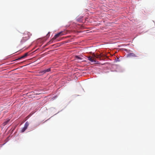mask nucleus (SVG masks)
I'll use <instances>...</instances> for the list:
<instances>
[{
    "mask_svg": "<svg viewBox=\"0 0 155 155\" xmlns=\"http://www.w3.org/2000/svg\"><path fill=\"white\" fill-rule=\"evenodd\" d=\"M75 58H76V59H80V60H81L82 59V58L79 57L78 56H75Z\"/></svg>",
    "mask_w": 155,
    "mask_h": 155,
    "instance_id": "obj_12",
    "label": "nucleus"
},
{
    "mask_svg": "<svg viewBox=\"0 0 155 155\" xmlns=\"http://www.w3.org/2000/svg\"><path fill=\"white\" fill-rule=\"evenodd\" d=\"M27 129V128L25 127H24L23 128H22L21 131V132L23 133Z\"/></svg>",
    "mask_w": 155,
    "mask_h": 155,
    "instance_id": "obj_10",
    "label": "nucleus"
},
{
    "mask_svg": "<svg viewBox=\"0 0 155 155\" xmlns=\"http://www.w3.org/2000/svg\"><path fill=\"white\" fill-rule=\"evenodd\" d=\"M29 125V123L28 121H27L25 124L24 126L25 127L27 128L28 127V126Z\"/></svg>",
    "mask_w": 155,
    "mask_h": 155,
    "instance_id": "obj_9",
    "label": "nucleus"
},
{
    "mask_svg": "<svg viewBox=\"0 0 155 155\" xmlns=\"http://www.w3.org/2000/svg\"><path fill=\"white\" fill-rule=\"evenodd\" d=\"M66 33V32H65L64 31H61L58 34H56L55 36L51 40H50L49 42V44L51 43L56 38L58 37L61 36L62 35H65Z\"/></svg>",
    "mask_w": 155,
    "mask_h": 155,
    "instance_id": "obj_1",
    "label": "nucleus"
},
{
    "mask_svg": "<svg viewBox=\"0 0 155 155\" xmlns=\"http://www.w3.org/2000/svg\"><path fill=\"white\" fill-rule=\"evenodd\" d=\"M127 56L129 57H137V56L135 54H134L133 53H130L128 54H127Z\"/></svg>",
    "mask_w": 155,
    "mask_h": 155,
    "instance_id": "obj_5",
    "label": "nucleus"
},
{
    "mask_svg": "<svg viewBox=\"0 0 155 155\" xmlns=\"http://www.w3.org/2000/svg\"><path fill=\"white\" fill-rule=\"evenodd\" d=\"M10 120L8 119L6 121L4 122L3 123V126H5V125H6L7 123Z\"/></svg>",
    "mask_w": 155,
    "mask_h": 155,
    "instance_id": "obj_11",
    "label": "nucleus"
},
{
    "mask_svg": "<svg viewBox=\"0 0 155 155\" xmlns=\"http://www.w3.org/2000/svg\"><path fill=\"white\" fill-rule=\"evenodd\" d=\"M28 40L26 39L25 38H24V37H23L22 38L20 41V44L22 45L25 42Z\"/></svg>",
    "mask_w": 155,
    "mask_h": 155,
    "instance_id": "obj_6",
    "label": "nucleus"
},
{
    "mask_svg": "<svg viewBox=\"0 0 155 155\" xmlns=\"http://www.w3.org/2000/svg\"><path fill=\"white\" fill-rule=\"evenodd\" d=\"M88 60L92 63H95L96 62V61L94 59H93L91 56H89L88 57Z\"/></svg>",
    "mask_w": 155,
    "mask_h": 155,
    "instance_id": "obj_4",
    "label": "nucleus"
},
{
    "mask_svg": "<svg viewBox=\"0 0 155 155\" xmlns=\"http://www.w3.org/2000/svg\"><path fill=\"white\" fill-rule=\"evenodd\" d=\"M28 116H27V117H26V120H27L28 118Z\"/></svg>",
    "mask_w": 155,
    "mask_h": 155,
    "instance_id": "obj_13",
    "label": "nucleus"
},
{
    "mask_svg": "<svg viewBox=\"0 0 155 155\" xmlns=\"http://www.w3.org/2000/svg\"><path fill=\"white\" fill-rule=\"evenodd\" d=\"M51 71V68H49L41 72V73L45 74L46 72Z\"/></svg>",
    "mask_w": 155,
    "mask_h": 155,
    "instance_id": "obj_7",
    "label": "nucleus"
},
{
    "mask_svg": "<svg viewBox=\"0 0 155 155\" xmlns=\"http://www.w3.org/2000/svg\"><path fill=\"white\" fill-rule=\"evenodd\" d=\"M93 55L94 57H96L97 58H101L102 57V55L101 54H96L95 55L94 54Z\"/></svg>",
    "mask_w": 155,
    "mask_h": 155,
    "instance_id": "obj_8",
    "label": "nucleus"
},
{
    "mask_svg": "<svg viewBox=\"0 0 155 155\" xmlns=\"http://www.w3.org/2000/svg\"><path fill=\"white\" fill-rule=\"evenodd\" d=\"M28 55V53H26L24 55L18 58V59L15 60H20L21 59L24 58L25 57H26Z\"/></svg>",
    "mask_w": 155,
    "mask_h": 155,
    "instance_id": "obj_3",
    "label": "nucleus"
},
{
    "mask_svg": "<svg viewBox=\"0 0 155 155\" xmlns=\"http://www.w3.org/2000/svg\"><path fill=\"white\" fill-rule=\"evenodd\" d=\"M31 35V33L28 31H25L23 34V36L24 38H25L26 39L28 40Z\"/></svg>",
    "mask_w": 155,
    "mask_h": 155,
    "instance_id": "obj_2",
    "label": "nucleus"
}]
</instances>
